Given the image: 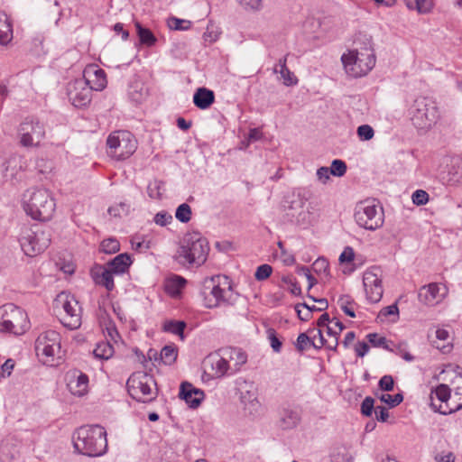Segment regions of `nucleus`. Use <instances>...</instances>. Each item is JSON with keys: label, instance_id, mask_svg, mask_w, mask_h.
<instances>
[{"label": "nucleus", "instance_id": "nucleus-61", "mask_svg": "<svg viewBox=\"0 0 462 462\" xmlns=\"http://www.w3.org/2000/svg\"><path fill=\"white\" fill-rule=\"evenodd\" d=\"M263 136V134L260 128H252L249 130L246 140L243 141L242 143L247 147L251 143L261 140Z\"/></svg>", "mask_w": 462, "mask_h": 462}, {"label": "nucleus", "instance_id": "nucleus-21", "mask_svg": "<svg viewBox=\"0 0 462 462\" xmlns=\"http://www.w3.org/2000/svg\"><path fill=\"white\" fill-rule=\"evenodd\" d=\"M67 386L71 394L84 396L88 392V376L79 370H71L67 375Z\"/></svg>", "mask_w": 462, "mask_h": 462}, {"label": "nucleus", "instance_id": "nucleus-49", "mask_svg": "<svg viewBox=\"0 0 462 462\" xmlns=\"http://www.w3.org/2000/svg\"><path fill=\"white\" fill-rule=\"evenodd\" d=\"M329 169L331 175L336 177H342L346 174L347 167L344 161L340 159H335L332 161Z\"/></svg>", "mask_w": 462, "mask_h": 462}, {"label": "nucleus", "instance_id": "nucleus-55", "mask_svg": "<svg viewBox=\"0 0 462 462\" xmlns=\"http://www.w3.org/2000/svg\"><path fill=\"white\" fill-rule=\"evenodd\" d=\"M411 199L416 206H423L429 201V194L423 189H417L412 193Z\"/></svg>", "mask_w": 462, "mask_h": 462}, {"label": "nucleus", "instance_id": "nucleus-44", "mask_svg": "<svg viewBox=\"0 0 462 462\" xmlns=\"http://www.w3.org/2000/svg\"><path fill=\"white\" fill-rule=\"evenodd\" d=\"M178 356V349L174 345L165 346L161 351V359L165 365H172Z\"/></svg>", "mask_w": 462, "mask_h": 462}, {"label": "nucleus", "instance_id": "nucleus-2", "mask_svg": "<svg viewBox=\"0 0 462 462\" xmlns=\"http://www.w3.org/2000/svg\"><path fill=\"white\" fill-rule=\"evenodd\" d=\"M209 245L206 237L199 232L187 233L177 251V261L182 265H202L208 259Z\"/></svg>", "mask_w": 462, "mask_h": 462}, {"label": "nucleus", "instance_id": "nucleus-42", "mask_svg": "<svg viewBox=\"0 0 462 462\" xmlns=\"http://www.w3.org/2000/svg\"><path fill=\"white\" fill-rule=\"evenodd\" d=\"M310 334L311 345L316 349H320L323 346L328 347V340L324 336V330L321 328H312L308 331Z\"/></svg>", "mask_w": 462, "mask_h": 462}, {"label": "nucleus", "instance_id": "nucleus-26", "mask_svg": "<svg viewBox=\"0 0 462 462\" xmlns=\"http://www.w3.org/2000/svg\"><path fill=\"white\" fill-rule=\"evenodd\" d=\"M300 421L299 411L291 406H283L279 411V424L284 430L295 428Z\"/></svg>", "mask_w": 462, "mask_h": 462}, {"label": "nucleus", "instance_id": "nucleus-33", "mask_svg": "<svg viewBox=\"0 0 462 462\" xmlns=\"http://www.w3.org/2000/svg\"><path fill=\"white\" fill-rule=\"evenodd\" d=\"M13 39V24L5 12L0 13V44L6 45Z\"/></svg>", "mask_w": 462, "mask_h": 462}, {"label": "nucleus", "instance_id": "nucleus-12", "mask_svg": "<svg viewBox=\"0 0 462 462\" xmlns=\"http://www.w3.org/2000/svg\"><path fill=\"white\" fill-rule=\"evenodd\" d=\"M107 153L118 160L129 158L137 149V140L134 135L126 130L111 133L106 139Z\"/></svg>", "mask_w": 462, "mask_h": 462}, {"label": "nucleus", "instance_id": "nucleus-34", "mask_svg": "<svg viewBox=\"0 0 462 462\" xmlns=\"http://www.w3.org/2000/svg\"><path fill=\"white\" fill-rule=\"evenodd\" d=\"M128 95L136 104L142 103L148 95V89L141 81H134L129 85Z\"/></svg>", "mask_w": 462, "mask_h": 462}, {"label": "nucleus", "instance_id": "nucleus-16", "mask_svg": "<svg viewBox=\"0 0 462 462\" xmlns=\"http://www.w3.org/2000/svg\"><path fill=\"white\" fill-rule=\"evenodd\" d=\"M328 307L326 298H318L308 294L303 301L295 304L294 309L300 320L307 321L312 317L313 312L323 311Z\"/></svg>", "mask_w": 462, "mask_h": 462}, {"label": "nucleus", "instance_id": "nucleus-11", "mask_svg": "<svg viewBox=\"0 0 462 462\" xmlns=\"http://www.w3.org/2000/svg\"><path fill=\"white\" fill-rule=\"evenodd\" d=\"M35 351L42 363L53 365L62 358L60 335L55 330L41 333L35 342Z\"/></svg>", "mask_w": 462, "mask_h": 462}, {"label": "nucleus", "instance_id": "nucleus-15", "mask_svg": "<svg viewBox=\"0 0 462 462\" xmlns=\"http://www.w3.org/2000/svg\"><path fill=\"white\" fill-rule=\"evenodd\" d=\"M67 95L71 104L76 107H83L88 105L92 98V91L87 86L86 80L76 79L67 86Z\"/></svg>", "mask_w": 462, "mask_h": 462}, {"label": "nucleus", "instance_id": "nucleus-64", "mask_svg": "<svg viewBox=\"0 0 462 462\" xmlns=\"http://www.w3.org/2000/svg\"><path fill=\"white\" fill-rule=\"evenodd\" d=\"M355 258V252L351 246H346L339 255L340 263H351Z\"/></svg>", "mask_w": 462, "mask_h": 462}, {"label": "nucleus", "instance_id": "nucleus-56", "mask_svg": "<svg viewBox=\"0 0 462 462\" xmlns=\"http://www.w3.org/2000/svg\"><path fill=\"white\" fill-rule=\"evenodd\" d=\"M272 266L270 264L263 263L257 267L254 277L258 281H263L272 274Z\"/></svg>", "mask_w": 462, "mask_h": 462}, {"label": "nucleus", "instance_id": "nucleus-62", "mask_svg": "<svg viewBox=\"0 0 462 462\" xmlns=\"http://www.w3.org/2000/svg\"><path fill=\"white\" fill-rule=\"evenodd\" d=\"M374 400L372 397H365L361 405V411L365 416H371L374 409Z\"/></svg>", "mask_w": 462, "mask_h": 462}, {"label": "nucleus", "instance_id": "nucleus-45", "mask_svg": "<svg viewBox=\"0 0 462 462\" xmlns=\"http://www.w3.org/2000/svg\"><path fill=\"white\" fill-rule=\"evenodd\" d=\"M187 280L178 274H170L165 278L163 289H183Z\"/></svg>", "mask_w": 462, "mask_h": 462}, {"label": "nucleus", "instance_id": "nucleus-24", "mask_svg": "<svg viewBox=\"0 0 462 462\" xmlns=\"http://www.w3.org/2000/svg\"><path fill=\"white\" fill-rule=\"evenodd\" d=\"M221 352L226 361V365H228L227 368L230 374L237 372L240 367L246 363L247 356L240 348L228 347L223 349Z\"/></svg>", "mask_w": 462, "mask_h": 462}, {"label": "nucleus", "instance_id": "nucleus-63", "mask_svg": "<svg viewBox=\"0 0 462 462\" xmlns=\"http://www.w3.org/2000/svg\"><path fill=\"white\" fill-rule=\"evenodd\" d=\"M280 75L285 86H293L298 83L297 78L289 69H286V70L280 73Z\"/></svg>", "mask_w": 462, "mask_h": 462}, {"label": "nucleus", "instance_id": "nucleus-25", "mask_svg": "<svg viewBox=\"0 0 462 462\" xmlns=\"http://www.w3.org/2000/svg\"><path fill=\"white\" fill-rule=\"evenodd\" d=\"M91 277L96 285L104 286L105 289L114 288V274L107 264L95 265L91 269Z\"/></svg>", "mask_w": 462, "mask_h": 462}, {"label": "nucleus", "instance_id": "nucleus-52", "mask_svg": "<svg viewBox=\"0 0 462 462\" xmlns=\"http://www.w3.org/2000/svg\"><path fill=\"white\" fill-rule=\"evenodd\" d=\"M246 11H259L263 7V0H236Z\"/></svg>", "mask_w": 462, "mask_h": 462}, {"label": "nucleus", "instance_id": "nucleus-31", "mask_svg": "<svg viewBox=\"0 0 462 462\" xmlns=\"http://www.w3.org/2000/svg\"><path fill=\"white\" fill-rule=\"evenodd\" d=\"M436 338L432 340V346L442 353H449L452 349V344L450 342V337L448 330L438 328L436 329Z\"/></svg>", "mask_w": 462, "mask_h": 462}, {"label": "nucleus", "instance_id": "nucleus-22", "mask_svg": "<svg viewBox=\"0 0 462 462\" xmlns=\"http://www.w3.org/2000/svg\"><path fill=\"white\" fill-rule=\"evenodd\" d=\"M226 361L223 354H212L207 356L204 361L205 371L208 373L211 377L220 378L229 373Z\"/></svg>", "mask_w": 462, "mask_h": 462}, {"label": "nucleus", "instance_id": "nucleus-5", "mask_svg": "<svg viewBox=\"0 0 462 462\" xmlns=\"http://www.w3.org/2000/svg\"><path fill=\"white\" fill-rule=\"evenodd\" d=\"M454 383L458 386L453 395L446 383L439 384L430 393V406L441 414H450L462 408V374H455Z\"/></svg>", "mask_w": 462, "mask_h": 462}, {"label": "nucleus", "instance_id": "nucleus-14", "mask_svg": "<svg viewBox=\"0 0 462 462\" xmlns=\"http://www.w3.org/2000/svg\"><path fill=\"white\" fill-rule=\"evenodd\" d=\"M45 134L44 124L32 117L25 118L18 128L19 143L25 148L39 146Z\"/></svg>", "mask_w": 462, "mask_h": 462}, {"label": "nucleus", "instance_id": "nucleus-46", "mask_svg": "<svg viewBox=\"0 0 462 462\" xmlns=\"http://www.w3.org/2000/svg\"><path fill=\"white\" fill-rule=\"evenodd\" d=\"M100 250L108 254H116L120 250V243L114 237L104 239L100 244Z\"/></svg>", "mask_w": 462, "mask_h": 462}, {"label": "nucleus", "instance_id": "nucleus-20", "mask_svg": "<svg viewBox=\"0 0 462 462\" xmlns=\"http://www.w3.org/2000/svg\"><path fill=\"white\" fill-rule=\"evenodd\" d=\"M440 179L443 184L450 187L462 185V159L452 158L447 164L446 169L441 172Z\"/></svg>", "mask_w": 462, "mask_h": 462}, {"label": "nucleus", "instance_id": "nucleus-47", "mask_svg": "<svg viewBox=\"0 0 462 462\" xmlns=\"http://www.w3.org/2000/svg\"><path fill=\"white\" fill-rule=\"evenodd\" d=\"M191 208L187 203H182L176 208L175 217L181 223H188L191 218Z\"/></svg>", "mask_w": 462, "mask_h": 462}, {"label": "nucleus", "instance_id": "nucleus-32", "mask_svg": "<svg viewBox=\"0 0 462 462\" xmlns=\"http://www.w3.org/2000/svg\"><path fill=\"white\" fill-rule=\"evenodd\" d=\"M382 270L374 266L367 269L363 274V284L365 289H373L381 286Z\"/></svg>", "mask_w": 462, "mask_h": 462}, {"label": "nucleus", "instance_id": "nucleus-13", "mask_svg": "<svg viewBox=\"0 0 462 462\" xmlns=\"http://www.w3.org/2000/svg\"><path fill=\"white\" fill-rule=\"evenodd\" d=\"M127 390L131 397L138 402H149L156 398V383L144 372L133 374L127 380Z\"/></svg>", "mask_w": 462, "mask_h": 462}, {"label": "nucleus", "instance_id": "nucleus-28", "mask_svg": "<svg viewBox=\"0 0 462 462\" xmlns=\"http://www.w3.org/2000/svg\"><path fill=\"white\" fill-rule=\"evenodd\" d=\"M106 264L113 273V274H122L128 271L129 267L132 264V259L130 254H128L127 253H123L117 254Z\"/></svg>", "mask_w": 462, "mask_h": 462}, {"label": "nucleus", "instance_id": "nucleus-8", "mask_svg": "<svg viewBox=\"0 0 462 462\" xmlns=\"http://www.w3.org/2000/svg\"><path fill=\"white\" fill-rule=\"evenodd\" d=\"M356 224L366 230L374 231L384 223L383 208L376 199H365L356 204L355 208Z\"/></svg>", "mask_w": 462, "mask_h": 462}, {"label": "nucleus", "instance_id": "nucleus-50", "mask_svg": "<svg viewBox=\"0 0 462 462\" xmlns=\"http://www.w3.org/2000/svg\"><path fill=\"white\" fill-rule=\"evenodd\" d=\"M168 25L171 29L186 31L191 27V22L176 17H171L168 21Z\"/></svg>", "mask_w": 462, "mask_h": 462}, {"label": "nucleus", "instance_id": "nucleus-43", "mask_svg": "<svg viewBox=\"0 0 462 462\" xmlns=\"http://www.w3.org/2000/svg\"><path fill=\"white\" fill-rule=\"evenodd\" d=\"M296 273L300 278H303L308 282L306 289H312L316 284H318V279L312 273L311 268L301 265L297 267Z\"/></svg>", "mask_w": 462, "mask_h": 462}, {"label": "nucleus", "instance_id": "nucleus-48", "mask_svg": "<svg viewBox=\"0 0 462 462\" xmlns=\"http://www.w3.org/2000/svg\"><path fill=\"white\" fill-rule=\"evenodd\" d=\"M324 333H326L328 337V348L330 350H336L338 346V337L340 336L337 334V329L332 325H329L324 328Z\"/></svg>", "mask_w": 462, "mask_h": 462}, {"label": "nucleus", "instance_id": "nucleus-36", "mask_svg": "<svg viewBox=\"0 0 462 462\" xmlns=\"http://www.w3.org/2000/svg\"><path fill=\"white\" fill-rule=\"evenodd\" d=\"M134 26L142 45L152 47L157 42V38L149 28L143 26L139 22H135Z\"/></svg>", "mask_w": 462, "mask_h": 462}, {"label": "nucleus", "instance_id": "nucleus-3", "mask_svg": "<svg viewBox=\"0 0 462 462\" xmlns=\"http://www.w3.org/2000/svg\"><path fill=\"white\" fill-rule=\"evenodd\" d=\"M408 116L412 125L420 130H429L440 117L436 100L431 97L418 96L407 108Z\"/></svg>", "mask_w": 462, "mask_h": 462}, {"label": "nucleus", "instance_id": "nucleus-10", "mask_svg": "<svg viewBox=\"0 0 462 462\" xmlns=\"http://www.w3.org/2000/svg\"><path fill=\"white\" fill-rule=\"evenodd\" d=\"M346 72L353 78L366 75L375 65V56L371 48L350 51L341 57Z\"/></svg>", "mask_w": 462, "mask_h": 462}, {"label": "nucleus", "instance_id": "nucleus-6", "mask_svg": "<svg viewBox=\"0 0 462 462\" xmlns=\"http://www.w3.org/2000/svg\"><path fill=\"white\" fill-rule=\"evenodd\" d=\"M54 310L58 312L62 325L77 329L81 325V307L70 291H61L54 300Z\"/></svg>", "mask_w": 462, "mask_h": 462}, {"label": "nucleus", "instance_id": "nucleus-59", "mask_svg": "<svg viewBox=\"0 0 462 462\" xmlns=\"http://www.w3.org/2000/svg\"><path fill=\"white\" fill-rule=\"evenodd\" d=\"M266 333L273 351L280 352L282 347V342L278 338L276 331L273 328H268Z\"/></svg>", "mask_w": 462, "mask_h": 462}, {"label": "nucleus", "instance_id": "nucleus-19", "mask_svg": "<svg viewBox=\"0 0 462 462\" xmlns=\"http://www.w3.org/2000/svg\"><path fill=\"white\" fill-rule=\"evenodd\" d=\"M79 79L86 80L87 86H89L91 91H101L107 84L105 70L95 64L87 66L83 70L82 78Z\"/></svg>", "mask_w": 462, "mask_h": 462}, {"label": "nucleus", "instance_id": "nucleus-17", "mask_svg": "<svg viewBox=\"0 0 462 462\" xmlns=\"http://www.w3.org/2000/svg\"><path fill=\"white\" fill-rule=\"evenodd\" d=\"M206 308H216L222 303L234 304L239 298L237 291H202L200 294Z\"/></svg>", "mask_w": 462, "mask_h": 462}, {"label": "nucleus", "instance_id": "nucleus-4", "mask_svg": "<svg viewBox=\"0 0 462 462\" xmlns=\"http://www.w3.org/2000/svg\"><path fill=\"white\" fill-rule=\"evenodd\" d=\"M23 209L32 219L47 221L55 210L56 204L48 189H28L23 198Z\"/></svg>", "mask_w": 462, "mask_h": 462}, {"label": "nucleus", "instance_id": "nucleus-53", "mask_svg": "<svg viewBox=\"0 0 462 462\" xmlns=\"http://www.w3.org/2000/svg\"><path fill=\"white\" fill-rule=\"evenodd\" d=\"M379 399L383 402L390 405L391 407H395L400 404L403 397L401 393H397L395 395H391L389 393H383L380 395Z\"/></svg>", "mask_w": 462, "mask_h": 462}, {"label": "nucleus", "instance_id": "nucleus-9", "mask_svg": "<svg viewBox=\"0 0 462 462\" xmlns=\"http://www.w3.org/2000/svg\"><path fill=\"white\" fill-rule=\"evenodd\" d=\"M30 327L26 312L20 307L7 303L0 307V331L15 336L24 334Z\"/></svg>", "mask_w": 462, "mask_h": 462}, {"label": "nucleus", "instance_id": "nucleus-40", "mask_svg": "<svg viewBox=\"0 0 462 462\" xmlns=\"http://www.w3.org/2000/svg\"><path fill=\"white\" fill-rule=\"evenodd\" d=\"M94 356L101 360H107L114 355V347L107 341H102L97 344L93 350Z\"/></svg>", "mask_w": 462, "mask_h": 462}, {"label": "nucleus", "instance_id": "nucleus-23", "mask_svg": "<svg viewBox=\"0 0 462 462\" xmlns=\"http://www.w3.org/2000/svg\"><path fill=\"white\" fill-rule=\"evenodd\" d=\"M180 397L192 409L198 408L205 398L204 392L194 387L189 383H182L180 389Z\"/></svg>", "mask_w": 462, "mask_h": 462}, {"label": "nucleus", "instance_id": "nucleus-35", "mask_svg": "<svg viewBox=\"0 0 462 462\" xmlns=\"http://www.w3.org/2000/svg\"><path fill=\"white\" fill-rule=\"evenodd\" d=\"M307 200L308 198L305 196L304 193L298 192L297 194L293 195L292 199L290 201L288 208L293 211L291 213V217H297V221H299V217H300V215L304 213V208L307 203Z\"/></svg>", "mask_w": 462, "mask_h": 462}, {"label": "nucleus", "instance_id": "nucleus-54", "mask_svg": "<svg viewBox=\"0 0 462 462\" xmlns=\"http://www.w3.org/2000/svg\"><path fill=\"white\" fill-rule=\"evenodd\" d=\"M337 304L346 315L351 318L356 317L355 310L347 297L339 298Z\"/></svg>", "mask_w": 462, "mask_h": 462}, {"label": "nucleus", "instance_id": "nucleus-7", "mask_svg": "<svg viewBox=\"0 0 462 462\" xmlns=\"http://www.w3.org/2000/svg\"><path fill=\"white\" fill-rule=\"evenodd\" d=\"M51 241V228L41 225L24 228L19 238L22 250L29 257L42 253L50 245Z\"/></svg>", "mask_w": 462, "mask_h": 462}, {"label": "nucleus", "instance_id": "nucleus-51", "mask_svg": "<svg viewBox=\"0 0 462 462\" xmlns=\"http://www.w3.org/2000/svg\"><path fill=\"white\" fill-rule=\"evenodd\" d=\"M356 134L360 141H369L374 137V131L369 125H361L357 127Z\"/></svg>", "mask_w": 462, "mask_h": 462}, {"label": "nucleus", "instance_id": "nucleus-30", "mask_svg": "<svg viewBox=\"0 0 462 462\" xmlns=\"http://www.w3.org/2000/svg\"><path fill=\"white\" fill-rule=\"evenodd\" d=\"M203 289H233V285L227 275L217 274L204 279Z\"/></svg>", "mask_w": 462, "mask_h": 462}, {"label": "nucleus", "instance_id": "nucleus-41", "mask_svg": "<svg viewBox=\"0 0 462 462\" xmlns=\"http://www.w3.org/2000/svg\"><path fill=\"white\" fill-rule=\"evenodd\" d=\"M186 323L184 321L177 320H166L162 324V330L173 335H178L180 339H184V329Z\"/></svg>", "mask_w": 462, "mask_h": 462}, {"label": "nucleus", "instance_id": "nucleus-38", "mask_svg": "<svg viewBox=\"0 0 462 462\" xmlns=\"http://www.w3.org/2000/svg\"><path fill=\"white\" fill-rule=\"evenodd\" d=\"M131 208L132 205L130 201L122 200L110 206L107 209V212L113 217L122 218L130 213Z\"/></svg>", "mask_w": 462, "mask_h": 462}, {"label": "nucleus", "instance_id": "nucleus-37", "mask_svg": "<svg viewBox=\"0 0 462 462\" xmlns=\"http://www.w3.org/2000/svg\"><path fill=\"white\" fill-rule=\"evenodd\" d=\"M445 293H439V291H419V300L427 306H435L445 298Z\"/></svg>", "mask_w": 462, "mask_h": 462}, {"label": "nucleus", "instance_id": "nucleus-39", "mask_svg": "<svg viewBox=\"0 0 462 462\" xmlns=\"http://www.w3.org/2000/svg\"><path fill=\"white\" fill-rule=\"evenodd\" d=\"M409 10L417 11L419 14H428L433 8V0H404Z\"/></svg>", "mask_w": 462, "mask_h": 462}, {"label": "nucleus", "instance_id": "nucleus-29", "mask_svg": "<svg viewBox=\"0 0 462 462\" xmlns=\"http://www.w3.org/2000/svg\"><path fill=\"white\" fill-rule=\"evenodd\" d=\"M215 101V94L206 88H199L193 95L194 105L202 110L208 109Z\"/></svg>", "mask_w": 462, "mask_h": 462}, {"label": "nucleus", "instance_id": "nucleus-18", "mask_svg": "<svg viewBox=\"0 0 462 462\" xmlns=\"http://www.w3.org/2000/svg\"><path fill=\"white\" fill-rule=\"evenodd\" d=\"M26 168V162L22 155L11 154L0 164V171L5 180H17L18 174Z\"/></svg>", "mask_w": 462, "mask_h": 462}, {"label": "nucleus", "instance_id": "nucleus-57", "mask_svg": "<svg viewBox=\"0 0 462 462\" xmlns=\"http://www.w3.org/2000/svg\"><path fill=\"white\" fill-rule=\"evenodd\" d=\"M153 221L160 226H166L172 221V216L167 211L162 210L154 216Z\"/></svg>", "mask_w": 462, "mask_h": 462}, {"label": "nucleus", "instance_id": "nucleus-1", "mask_svg": "<svg viewBox=\"0 0 462 462\" xmlns=\"http://www.w3.org/2000/svg\"><path fill=\"white\" fill-rule=\"evenodd\" d=\"M72 442L77 453L88 457H98L106 452V432L104 428L97 425L80 427L74 432Z\"/></svg>", "mask_w": 462, "mask_h": 462}, {"label": "nucleus", "instance_id": "nucleus-58", "mask_svg": "<svg viewBox=\"0 0 462 462\" xmlns=\"http://www.w3.org/2000/svg\"><path fill=\"white\" fill-rule=\"evenodd\" d=\"M241 400L245 404L254 405L257 402V394L254 387L250 386V389L241 393Z\"/></svg>", "mask_w": 462, "mask_h": 462}, {"label": "nucleus", "instance_id": "nucleus-27", "mask_svg": "<svg viewBox=\"0 0 462 462\" xmlns=\"http://www.w3.org/2000/svg\"><path fill=\"white\" fill-rule=\"evenodd\" d=\"M312 273L318 279V283L326 285L331 279L329 263L325 257H319L311 265Z\"/></svg>", "mask_w": 462, "mask_h": 462}, {"label": "nucleus", "instance_id": "nucleus-60", "mask_svg": "<svg viewBox=\"0 0 462 462\" xmlns=\"http://www.w3.org/2000/svg\"><path fill=\"white\" fill-rule=\"evenodd\" d=\"M310 346H312V345H311L310 334L309 333L308 334L300 333L298 336L297 342H296V347L298 348V350L304 351L307 348H309Z\"/></svg>", "mask_w": 462, "mask_h": 462}]
</instances>
